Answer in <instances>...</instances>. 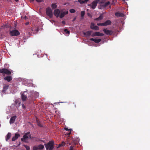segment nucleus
I'll list each match as a JSON object with an SVG mask.
<instances>
[{
	"instance_id": "f257e3e1",
	"label": "nucleus",
	"mask_w": 150,
	"mask_h": 150,
	"mask_svg": "<svg viewBox=\"0 0 150 150\" xmlns=\"http://www.w3.org/2000/svg\"><path fill=\"white\" fill-rule=\"evenodd\" d=\"M54 142L52 141H50L48 143L44 144L47 150H53L54 148Z\"/></svg>"
},
{
	"instance_id": "f03ea898",
	"label": "nucleus",
	"mask_w": 150,
	"mask_h": 150,
	"mask_svg": "<svg viewBox=\"0 0 150 150\" xmlns=\"http://www.w3.org/2000/svg\"><path fill=\"white\" fill-rule=\"evenodd\" d=\"M100 1V0H96L92 2L91 4H88V5L90 6L92 9H94L96 8L97 6V4Z\"/></svg>"
},
{
	"instance_id": "7ed1b4c3",
	"label": "nucleus",
	"mask_w": 150,
	"mask_h": 150,
	"mask_svg": "<svg viewBox=\"0 0 150 150\" xmlns=\"http://www.w3.org/2000/svg\"><path fill=\"white\" fill-rule=\"evenodd\" d=\"M30 132H28L26 133L23 135V138L21 139V141L25 142H27L28 139L29 138L28 135H30Z\"/></svg>"
},
{
	"instance_id": "20e7f679",
	"label": "nucleus",
	"mask_w": 150,
	"mask_h": 150,
	"mask_svg": "<svg viewBox=\"0 0 150 150\" xmlns=\"http://www.w3.org/2000/svg\"><path fill=\"white\" fill-rule=\"evenodd\" d=\"M46 13L47 15L50 18H51L53 16L52 11L50 7H48L46 9Z\"/></svg>"
},
{
	"instance_id": "39448f33",
	"label": "nucleus",
	"mask_w": 150,
	"mask_h": 150,
	"mask_svg": "<svg viewBox=\"0 0 150 150\" xmlns=\"http://www.w3.org/2000/svg\"><path fill=\"white\" fill-rule=\"evenodd\" d=\"M9 34L11 36H18L20 35V33L17 30H13L9 32Z\"/></svg>"
},
{
	"instance_id": "423d86ee",
	"label": "nucleus",
	"mask_w": 150,
	"mask_h": 150,
	"mask_svg": "<svg viewBox=\"0 0 150 150\" xmlns=\"http://www.w3.org/2000/svg\"><path fill=\"white\" fill-rule=\"evenodd\" d=\"M0 73L6 74L8 75L11 74V72L8 69L5 68H2L0 69Z\"/></svg>"
},
{
	"instance_id": "0eeeda50",
	"label": "nucleus",
	"mask_w": 150,
	"mask_h": 150,
	"mask_svg": "<svg viewBox=\"0 0 150 150\" xmlns=\"http://www.w3.org/2000/svg\"><path fill=\"white\" fill-rule=\"evenodd\" d=\"M36 98L35 94L31 93H30V95L28 96V99L30 101H33L35 100Z\"/></svg>"
},
{
	"instance_id": "6e6552de",
	"label": "nucleus",
	"mask_w": 150,
	"mask_h": 150,
	"mask_svg": "<svg viewBox=\"0 0 150 150\" xmlns=\"http://www.w3.org/2000/svg\"><path fill=\"white\" fill-rule=\"evenodd\" d=\"M28 93L26 91H24L21 95V99L22 100L24 101L27 99V95Z\"/></svg>"
},
{
	"instance_id": "1a4fd4ad",
	"label": "nucleus",
	"mask_w": 150,
	"mask_h": 150,
	"mask_svg": "<svg viewBox=\"0 0 150 150\" xmlns=\"http://www.w3.org/2000/svg\"><path fill=\"white\" fill-rule=\"evenodd\" d=\"M103 31L105 34L108 35H111L113 33V31L111 30H107L106 29H104Z\"/></svg>"
},
{
	"instance_id": "9d476101",
	"label": "nucleus",
	"mask_w": 150,
	"mask_h": 150,
	"mask_svg": "<svg viewBox=\"0 0 150 150\" xmlns=\"http://www.w3.org/2000/svg\"><path fill=\"white\" fill-rule=\"evenodd\" d=\"M60 12L59 9H56L54 11V14L57 18H58L59 16Z\"/></svg>"
},
{
	"instance_id": "9b49d317",
	"label": "nucleus",
	"mask_w": 150,
	"mask_h": 150,
	"mask_svg": "<svg viewBox=\"0 0 150 150\" xmlns=\"http://www.w3.org/2000/svg\"><path fill=\"white\" fill-rule=\"evenodd\" d=\"M68 13V11H66L62 12L59 15V18H63L64 17L65 15L66 14H67Z\"/></svg>"
},
{
	"instance_id": "f8f14e48",
	"label": "nucleus",
	"mask_w": 150,
	"mask_h": 150,
	"mask_svg": "<svg viewBox=\"0 0 150 150\" xmlns=\"http://www.w3.org/2000/svg\"><path fill=\"white\" fill-rule=\"evenodd\" d=\"M16 117H17L16 115L11 117L10 120V124H12L14 123L15 121Z\"/></svg>"
},
{
	"instance_id": "ddd939ff",
	"label": "nucleus",
	"mask_w": 150,
	"mask_h": 150,
	"mask_svg": "<svg viewBox=\"0 0 150 150\" xmlns=\"http://www.w3.org/2000/svg\"><path fill=\"white\" fill-rule=\"evenodd\" d=\"M5 80L7 81L8 82H9L12 79V77L10 76H7L4 78Z\"/></svg>"
},
{
	"instance_id": "4468645a",
	"label": "nucleus",
	"mask_w": 150,
	"mask_h": 150,
	"mask_svg": "<svg viewBox=\"0 0 150 150\" xmlns=\"http://www.w3.org/2000/svg\"><path fill=\"white\" fill-rule=\"evenodd\" d=\"M112 23L111 21L110 20H107L103 23L104 26H106L108 25H110Z\"/></svg>"
},
{
	"instance_id": "2eb2a0df",
	"label": "nucleus",
	"mask_w": 150,
	"mask_h": 150,
	"mask_svg": "<svg viewBox=\"0 0 150 150\" xmlns=\"http://www.w3.org/2000/svg\"><path fill=\"white\" fill-rule=\"evenodd\" d=\"M20 136V135L18 133H16L15 136L13 137L12 139V141H14L17 139Z\"/></svg>"
},
{
	"instance_id": "dca6fc26",
	"label": "nucleus",
	"mask_w": 150,
	"mask_h": 150,
	"mask_svg": "<svg viewBox=\"0 0 150 150\" xmlns=\"http://www.w3.org/2000/svg\"><path fill=\"white\" fill-rule=\"evenodd\" d=\"M93 31H88L83 33V34L87 36H89L91 35Z\"/></svg>"
},
{
	"instance_id": "f3484780",
	"label": "nucleus",
	"mask_w": 150,
	"mask_h": 150,
	"mask_svg": "<svg viewBox=\"0 0 150 150\" xmlns=\"http://www.w3.org/2000/svg\"><path fill=\"white\" fill-rule=\"evenodd\" d=\"M90 40L91 41H94L96 43H98L99 42L101 41V39H95L93 38H91L90 39Z\"/></svg>"
},
{
	"instance_id": "a211bd4d",
	"label": "nucleus",
	"mask_w": 150,
	"mask_h": 150,
	"mask_svg": "<svg viewBox=\"0 0 150 150\" xmlns=\"http://www.w3.org/2000/svg\"><path fill=\"white\" fill-rule=\"evenodd\" d=\"M115 15L117 17H120L123 16L124 14L119 12H117L115 13Z\"/></svg>"
},
{
	"instance_id": "6ab92c4d",
	"label": "nucleus",
	"mask_w": 150,
	"mask_h": 150,
	"mask_svg": "<svg viewBox=\"0 0 150 150\" xmlns=\"http://www.w3.org/2000/svg\"><path fill=\"white\" fill-rule=\"evenodd\" d=\"M21 104V102L19 100H16L15 103V105L16 107H18Z\"/></svg>"
},
{
	"instance_id": "aec40b11",
	"label": "nucleus",
	"mask_w": 150,
	"mask_h": 150,
	"mask_svg": "<svg viewBox=\"0 0 150 150\" xmlns=\"http://www.w3.org/2000/svg\"><path fill=\"white\" fill-rule=\"evenodd\" d=\"M11 133L10 132H8L6 136V141H8V140H9L11 137Z\"/></svg>"
},
{
	"instance_id": "412c9836",
	"label": "nucleus",
	"mask_w": 150,
	"mask_h": 150,
	"mask_svg": "<svg viewBox=\"0 0 150 150\" xmlns=\"http://www.w3.org/2000/svg\"><path fill=\"white\" fill-rule=\"evenodd\" d=\"M95 34H96V36H102L104 35V34L103 33L98 32H95Z\"/></svg>"
},
{
	"instance_id": "4be33fe9",
	"label": "nucleus",
	"mask_w": 150,
	"mask_h": 150,
	"mask_svg": "<svg viewBox=\"0 0 150 150\" xmlns=\"http://www.w3.org/2000/svg\"><path fill=\"white\" fill-rule=\"evenodd\" d=\"M89 0H78V1L81 4H82L86 3L87 1H89Z\"/></svg>"
},
{
	"instance_id": "5701e85b",
	"label": "nucleus",
	"mask_w": 150,
	"mask_h": 150,
	"mask_svg": "<svg viewBox=\"0 0 150 150\" xmlns=\"http://www.w3.org/2000/svg\"><path fill=\"white\" fill-rule=\"evenodd\" d=\"M103 18V16H102V14H101L98 17L96 18L95 20L96 21H100Z\"/></svg>"
},
{
	"instance_id": "b1692460",
	"label": "nucleus",
	"mask_w": 150,
	"mask_h": 150,
	"mask_svg": "<svg viewBox=\"0 0 150 150\" xmlns=\"http://www.w3.org/2000/svg\"><path fill=\"white\" fill-rule=\"evenodd\" d=\"M105 8L104 4H100L98 6V8L101 9H103Z\"/></svg>"
},
{
	"instance_id": "393cba45",
	"label": "nucleus",
	"mask_w": 150,
	"mask_h": 150,
	"mask_svg": "<svg viewBox=\"0 0 150 150\" xmlns=\"http://www.w3.org/2000/svg\"><path fill=\"white\" fill-rule=\"evenodd\" d=\"M39 149H42L44 148V147L43 145L42 144H39L38 146Z\"/></svg>"
},
{
	"instance_id": "a878e982",
	"label": "nucleus",
	"mask_w": 150,
	"mask_h": 150,
	"mask_svg": "<svg viewBox=\"0 0 150 150\" xmlns=\"http://www.w3.org/2000/svg\"><path fill=\"white\" fill-rule=\"evenodd\" d=\"M51 6L53 9H55L57 7V5L56 4H52L51 5Z\"/></svg>"
},
{
	"instance_id": "bb28decb",
	"label": "nucleus",
	"mask_w": 150,
	"mask_h": 150,
	"mask_svg": "<svg viewBox=\"0 0 150 150\" xmlns=\"http://www.w3.org/2000/svg\"><path fill=\"white\" fill-rule=\"evenodd\" d=\"M64 31L66 34H68V35L70 34V31H69L67 29H65L64 30Z\"/></svg>"
},
{
	"instance_id": "cd10ccee",
	"label": "nucleus",
	"mask_w": 150,
	"mask_h": 150,
	"mask_svg": "<svg viewBox=\"0 0 150 150\" xmlns=\"http://www.w3.org/2000/svg\"><path fill=\"white\" fill-rule=\"evenodd\" d=\"M75 146V144H74L73 146L71 145L69 147V150H74V146Z\"/></svg>"
},
{
	"instance_id": "c85d7f7f",
	"label": "nucleus",
	"mask_w": 150,
	"mask_h": 150,
	"mask_svg": "<svg viewBox=\"0 0 150 150\" xmlns=\"http://www.w3.org/2000/svg\"><path fill=\"white\" fill-rule=\"evenodd\" d=\"M85 12L84 11H82L81 12V17H83L85 15Z\"/></svg>"
},
{
	"instance_id": "c756f323",
	"label": "nucleus",
	"mask_w": 150,
	"mask_h": 150,
	"mask_svg": "<svg viewBox=\"0 0 150 150\" xmlns=\"http://www.w3.org/2000/svg\"><path fill=\"white\" fill-rule=\"evenodd\" d=\"M69 12L71 13H74L76 12V11L74 9H71L69 10Z\"/></svg>"
},
{
	"instance_id": "7c9ffc66",
	"label": "nucleus",
	"mask_w": 150,
	"mask_h": 150,
	"mask_svg": "<svg viewBox=\"0 0 150 150\" xmlns=\"http://www.w3.org/2000/svg\"><path fill=\"white\" fill-rule=\"evenodd\" d=\"M95 25H94V23H91V25H90V28L92 29H93V27H94Z\"/></svg>"
},
{
	"instance_id": "2f4dec72",
	"label": "nucleus",
	"mask_w": 150,
	"mask_h": 150,
	"mask_svg": "<svg viewBox=\"0 0 150 150\" xmlns=\"http://www.w3.org/2000/svg\"><path fill=\"white\" fill-rule=\"evenodd\" d=\"M93 29H92L93 30H98L99 29V28L97 26H95L94 27H93Z\"/></svg>"
},
{
	"instance_id": "473e14b6",
	"label": "nucleus",
	"mask_w": 150,
	"mask_h": 150,
	"mask_svg": "<svg viewBox=\"0 0 150 150\" xmlns=\"http://www.w3.org/2000/svg\"><path fill=\"white\" fill-rule=\"evenodd\" d=\"M38 146H35L33 147V150H38Z\"/></svg>"
},
{
	"instance_id": "72a5a7b5",
	"label": "nucleus",
	"mask_w": 150,
	"mask_h": 150,
	"mask_svg": "<svg viewBox=\"0 0 150 150\" xmlns=\"http://www.w3.org/2000/svg\"><path fill=\"white\" fill-rule=\"evenodd\" d=\"M110 2L109 1H108L105 3V4H104L105 7H106L107 6L110 4Z\"/></svg>"
},
{
	"instance_id": "f704fd0d",
	"label": "nucleus",
	"mask_w": 150,
	"mask_h": 150,
	"mask_svg": "<svg viewBox=\"0 0 150 150\" xmlns=\"http://www.w3.org/2000/svg\"><path fill=\"white\" fill-rule=\"evenodd\" d=\"M24 146L26 148V150H30V147L29 146L25 145H24Z\"/></svg>"
},
{
	"instance_id": "c9c22d12",
	"label": "nucleus",
	"mask_w": 150,
	"mask_h": 150,
	"mask_svg": "<svg viewBox=\"0 0 150 150\" xmlns=\"http://www.w3.org/2000/svg\"><path fill=\"white\" fill-rule=\"evenodd\" d=\"M97 25L98 26H104V24L103 23H98L97 24Z\"/></svg>"
},
{
	"instance_id": "e433bc0d",
	"label": "nucleus",
	"mask_w": 150,
	"mask_h": 150,
	"mask_svg": "<svg viewBox=\"0 0 150 150\" xmlns=\"http://www.w3.org/2000/svg\"><path fill=\"white\" fill-rule=\"evenodd\" d=\"M21 18L22 19L23 18V19H26L27 18H27V17L26 16H21Z\"/></svg>"
},
{
	"instance_id": "4c0bfd02",
	"label": "nucleus",
	"mask_w": 150,
	"mask_h": 150,
	"mask_svg": "<svg viewBox=\"0 0 150 150\" xmlns=\"http://www.w3.org/2000/svg\"><path fill=\"white\" fill-rule=\"evenodd\" d=\"M91 35L92 37H93L95 36H96V34H95V32L94 33H91Z\"/></svg>"
},
{
	"instance_id": "58836bf2",
	"label": "nucleus",
	"mask_w": 150,
	"mask_h": 150,
	"mask_svg": "<svg viewBox=\"0 0 150 150\" xmlns=\"http://www.w3.org/2000/svg\"><path fill=\"white\" fill-rule=\"evenodd\" d=\"M29 31H30V33L31 32L32 33V32L33 31L32 29L30 27V28H29Z\"/></svg>"
},
{
	"instance_id": "ea45409f",
	"label": "nucleus",
	"mask_w": 150,
	"mask_h": 150,
	"mask_svg": "<svg viewBox=\"0 0 150 150\" xmlns=\"http://www.w3.org/2000/svg\"><path fill=\"white\" fill-rule=\"evenodd\" d=\"M37 125L39 126H40V127H42V125L39 122H38V124H37Z\"/></svg>"
},
{
	"instance_id": "a19ab883",
	"label": "nucleus",
	"mask_w": 150,
	"mask_h": 150,
	"mask_svg": "<svg viewBox=\"0 0 150 150\" xmlns=\"http://www.w3.org/2000/svg\"><path fill=\"white\" fill-rule=\"evenodd\" d=\"M104 2H103V1H100H100H99L98 3L99 4H102Z\"/></svg>"
},
{
	"instance_id": "79ce46f5",
	"label": "nucleus",
	"mask_w": 150,
	"mask_h": 150,
	"mask_svg": "<svg viewBox=\"0 0 150 150\" xmlns=\"http://www.w3.org/2000/svg\"><path fill=\"white\" fill-rule=\"evenodd\" d=\"M37 2H41L42 1V0H35Z\"/></svg>"
},
{
	"instance_id": "37998d69",
	"label": "nucleus",
	"mask_w": 150,
	"mask_h": 150,
	"mask_svg": "<svg viewBox=\"0 0 150 150\" xmlns=\"http://www.w3.org/2000/svg\"><path fill=\"white\" fill-rule=\"evenodd\" d=\"M22 106L23 108L24 109L25 108V106L23 104H22Z\"/></svg>"
},
{
	"instance_id": "c03bdc74",
	"label": "nucleus",
	"mask_w": 150,
	"mask_h": 150,
	"mask_svg": "<svg viewBox=\"0 0 150 150\" xmlns=\"http://www.w3.org/2000/svg\"><path fill=\"white\" fill-rule=\"evenodd\" d=\"M61 144H62V145H63V146H64L65 145V143L64 142H62Z\"/></svg>"
},
{
	"instance_id": "a18cd8bd",
	"label": "nucleus",
	"mask_w": 150,
	"mask_h": 150,
	"mask_svg": "<svg viewBox=\"0 0 150 150\" xmlns=\"http://www.w3.org/2000/svg\"><path fill=\"white\" fill-rule=\"evenodd\" d=\"M28 136L29 137L30 139H31L32 137L31 136V135L30 134V135H28Z\"/></svg>"
},
{
	"instance_id": "49530a36",
	"label": "nucleus",
	"mask_w": 150,
	"mask_h": 150,
	"mask_svg": "<svg viewBox=\"0 0 150 150\" xmlns=\"http://www.w3.org/2000/svg\"><path fill=\"white\" fill-rule=\"evenodd\" d=\"M62 23L63 24H65V21H62Z\"/></svg>"
},
{
	"instance_id": "de8ad7c7",
	"label": "nucleus",
	"mask_w": 150,
	"mask_h": 150,
	"mask_svg": "<svg viewBox=\"0 0 150 150\" xmlns=\"http://www.w3.org/2000/svg\"><path fill=\"white\" fill-rule=\"evenodd\" d=\"M8 86H5L4 87V88H6V89H7V88H8Z\"/></svg>"
},
{
	"instance_id": "09e8293b",
	"label": "nucleus",
	"mask_w": 150,
	"mask_h": 150,
	"mask_svg": "<svg viewBox=\"0 0 150 150\" xmlns=\"http://www.w3.org/2000/svg\"><path fill=\"white\" fill-rule=\"evenodd\" d=\"M88 16H91L92 17V16H91V15L89 13H88Z\"/></svg>"
},
{
	"instance_id": "8fccbe9b",
	"label": "nucleus",
	"mask_w": 150,
	"mask_h": 150,
	"mask_svg": "<svg viewBox=\"0 0 150 150\" xmlns=\"http://www.w3.org/2000/svg\"><path fill=\"white\" fill-rule=\"evenodd\" d=\"M29 22H26L25 23V24L26 25H28L29 24Z\"/></svg>"
},
{
	"instance_id": "3c124183",
	"label": "nucleus",
	"mask_w": 150,
	"mask_h": 150,
	"mask_svg": "<svg viewBox=\"0 0 150 150\" xmlns=\"http://www.w3.org/2000/svg\"><path fill=\"white\" fill-rule=\"evenodd\" d=\"M76 18H75L73 19V21H75V20H76Z\"/></svg>"
},
{
	"instance_id": "603ef678",
	"label": "nucleus",
	"mask_w": 150,
	"mask_h": 150,
	"mask_svg": "<svg viewBox=\"0 0 150 150\" xmlns=\"http://www.w3.org/2000/svg\"><path fill=\"white\" fill-rule=\"evenodd\" d=\"M59 146H63V145H62V144H59Z\"/></svg>"
},
{
	"instance_id": "864d4df0",
	"label": "nucleus",
	"mask_w": 150,
	"mask_h": 150,
	"mask_svg": "<svg viewBox=\"0 0 150 150\" xmlns=\"http://www.w3.org/2000/svg\"><path fill=\"white\" fill-rule=\"evenodd\" d=\"M31 2L33 1L34 0H30Z\"/></svg>"
},
{
	"instance_id": "5fc2aeb1",
	"label": "nucleus",
	"mask_w": 150,
	"mask_h": 150,
	"mask_svg": "<svg viewBox=\"0 0 150 150\" xmlns=\"http://www.w3.org/2000/svg\"><path fill=\"white\" fill-rule=\"evenodd\" d=\"M18 0H15V1H17Z\"/></svg>"
},
{
	"instance_id": "6e6d98bb",
	"label": "nucleus",
	"mask_w": 150,
	"mask_h": 150,
	"mask_svg": "<svg viewBox=\"0 0 150 150\" xmlns=\"http://www.w3.org/2000/svg\"><path fill=\"white\" fill-rule=\"evenodd\" d=\"M66 130H69L67 129H65Z\"/></svg>"
},
{
	"instance_id": "4d7b16f0",
	"label": "nucleus",
	"mask_w": 150,
	"mask_h": 150,
	"mask_svg": "<svg viewBox=\"0 0 150 150\" xmlns=\"http://www.w3.org/2000/svg\"><path fill=\"white\" fill-rule=\"evenodd\" d=\"M112 4H113V3H112Z\"/></svg>"
}]
</instances>
